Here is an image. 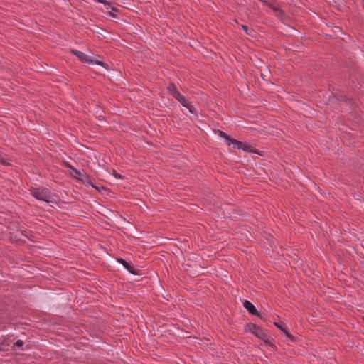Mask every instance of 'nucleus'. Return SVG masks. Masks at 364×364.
I'll use <instances>...</instances> for the list:
<instances>
[{"mask_svg": "<svg viewBox=\"0 0 364 364\" xmlns=\"http://www.w3.org/2000/svg\"><path fill=\"white\" fill-rule=\"evenodd\" d=\"M220 136L221 138H223L224 139V141L228 146L232 145L235 149H242L246 152H250V153L254 152L252 148L250 146L247 145V144H245L240 141H237L236 139H232L225 132L220 131Z\"/></svg>", "mask_w": 364, "mask_h": 364, "instance_id": "f257e3e1", "label": "nucleus"}, {"mask_svg": "<svg viewBox=\"0 0 364 364\" xmlns=\"http://www.w3.org/2000/svg\"><path fill=\"white\" fill-rule=\"evenodd\" d=\"M73 53L76 55L81 61L86 62L90 65H97L103 67L105 69H107L109 65L103 61L94 60L93 58L90 55H88L83 52L80 50H73Z\"/></svg>", "mask_w": 364, "mask_h": 364, "instance_id": "f03ea898", "label": "nucleus"}, {"mask_svg": "<svg viewBox=\"0 0 364 364\" xmlns=\"http://www.w3.org/2000/svg\"><path fill=\"white\" fill-rule=\"evenodd\" d=\"M31 194L35 198L41 201L48 203L53 201V198L50 196L48 189L47 188H36L32 191Z\"/></svg>", "mask_w": 364, "mask_h": 364, "instance_id": "7ed1b4c3", "label": "nucleus"}, {"mask_svg": "<svg viewBox=\"0 0 364 364\" xmlns=\"http://www.w3.org/2000/svg\"><path fill=\"white\" fill-rule=\"evenodd\" d=\"M246 331L250 332L251 333L255 335L257 337L262 339L266 337V333L264 331V330L255 323L247 324L246 326Z\"/></svg>", "mask_w": 364, "mask_h": 364, "instance_id": "20e7f679", "label": "nucleus"}, {"mask_svg": "<svg viewBox=\"0 0 364 364\" xmlns=\"http://www.w3.org/2000/svg\"><path fill=\"white\" fill-rule=\"evenodd\" d=\"M73 173L75 174V177L77 179H80L82 181L85 183H88L93 188L97 189L96 186H95L92 182V180L89 178L87 175H86L83 171L80 170H77L76 168H73Z\"/></svg>", "mask_w": 364, "mask_h": 364, "instance_id": "39448f33", "label": "nucleus"}, {"mask_svg": "<svg viewBox=\"0 0 364 364\" xmlns=\"http://www.w3.org/2000/svg\"><path fill=\"white\" fill-rule=\"evenodd\" d=\"M243 306L245 309H246L247 310V311L249 312V314L250 315L257 316L260 318H263V315L258 312V311L257 310V309L255 308V306L253 305V304L251 301H250L248 300H245L243 302Z\"/></svg>", "mask_w": 364, "mask_h": 364, "instance_id": "423d86ee", "label": "nucleus"}, {"mask_svg": "<svg viewBox=\"0 0 364 364\" xmlns=\"http://www.w3.org/2000/svg\"><path fill=\"white\" fill-rule=\"evenodd\" d=\"M117 262L119 264H121L125 269H127L129 273L137 275L136 271L124 259L122 258H117Z\"/></svg>", "mask_w": 364, "mask_h": 364, "instance_id": "0eeeda50", "label": "nucleus"}, {"mask_svg": "<svg viewBox=\"0 0 364 364\" xmlns=\"http://www.w3.org/2000/svg\"><path fill=\"white\" fill-rule=\"evenodd\" d=\"M185 108L188 110V112L191 114L195 119H198L199 118L200 112L192 105L191 102H190L188 105H187V107Z\"/></svg>", "mask_w": 364, "mask_h": 364, "instance_id": "6e6552de", "label": "nucleus"}, {"mask_svg": "<svg viewBox=\"0 0 364 364\" xmlns=\"http://www.w3.org/2000/svg\"><path fill=\"white\" fill-rule=\"evenodd\" d=\"M182 107H186L188 105V103L191 102L186 97L180 94L175 98Z\"/></svg>", "mask_w": 364, "mask_h": 364, "instance_id": "1a4fd4ad", "label": "nucleus"}, {"mask_svg": "<svg viewBox=\"0 0 364 364\" xmlns=\"http://www.w3.org/2000/svg\"><path fill=\"white\" fill-rule=\"evenodd\" d=\"M168 90L169 92L171 93V95L174 98H176L178 95H179L181 94L174 83L169 84L168 86Z\"/></svg>", "mask_w": 364, "mask_h": 364, "instance_id": "9d476101", "label": "nucleus"}, {"mask_svg": "<svg viewBox=\"0 0 364 364\" xmlns=\"http://www.w3.org/2000/svg\"><path fill=\"white\" fill-rule=\"evenodd\" d=\"M275 326H277L283 333L288 338H291V335L288 329V328L283 325V324H279L278 323H274Z\"/></svg>", "mask_w": 364, "mask_h": 364, "instance_id": "9b49d317", "label": "nucleus"}, {"mask_svg": "<svg viewBox=\"0 0 364 364\" xmlns=\"http://www.w3.org/2000/svg\"><path fill=\"white\" fill-rule=\"evenodd\" d=\"M96 2H98V3H100V4H102L103 5H105V6H107V9H112V11H116V8L115 7H113L112 6L111 4L109 1H107V0H95Z\"/></svg>", "mask_w": 364, "mask_h": 364, "instance_id": "f8f14e48", "label": "nucleus"}, {"mask_svg": "<svg viewBox=\"0 0 364 364\" xmlns=\"http://www.w3.org/2000/svg\"><path fill=\"white\" fill-rule=\"evenodd\" d=\"M276 16L279 18L280 19H283L285 18L286 14L285 12L279 7L278 8L276 11H274Z\"/></svg>", "mask_w": 364, "mask_h": 364, "instance_id": "ddd939ff", "label": "nucleus"}, {"mask_svg": "<svg viewBox=\"0 0 364 364\" xmlns=\"http://www.w3.org/2000/svg\"><path fill=\"white\" fill-rule=\"evenodd\" d=\"M276 16L279 18L280 19H283L285 18L286 14L285 12L279 7L278 8L276 11H274Z\"/></svg>", "mask_w": 364, "mask_h": 364, "instance_id": "4468645a", "label": "nucleus"}, {"mask_svg": "<svg viewBox=\"0 0 364 364\" xmlns=\"http://www.w3.org/2000/svg\"><path fill=\"white\" fill-rule=\"evenodd\" d=\"M112 175L116 178V179H121L122 178V176L119 173H118L116 171H113Z\"/></svg>", "mask_w": 364, "mask_h": 364, "instance_id": "2eb2a0df", "label": "nucleus"}, {"mask_svg": "<svg viewBox=\"0 0 364 364\" xmlns=\"http://www.w3.org/2000/svg\"><path fill=\"white\" fill-rule=\"evenodd\" d=\"M269 7L274 12L278 8H279V6L275 3H272L269 5Z\"/></svg>", "mask_w": 364, "mask_h": 364, "instance_id": "dca6fc26", "label": "nucleus"}, {"mask_svg": "<svg viewBox=\"0 0 364 364\" xmlns=\"http://www.w3.org/2000/svg\"><path fill=\"white\" fill-rule=\"evenodd\" d=\"M15 346H16L18 347H22L23 346V341L22 340H18L15 343Z\"/></svg>", "mask_w": 364, "mask_h": 364, "instance_id": "f3484780", "label": "nucleus"}, {"mask_svg": "<svg viewBox=\"0 0 364 364\" xmlns=\"http://www.w3.org/2000/svg\"><path fill=\"white\" fill-rule=\"evenodd\" d=\"M0 163L3 164H7V161H6V159H4L2 156L0 155Z\"/></svg>", "mask_w": 364, "mask_h": 364, "instance_id": "a211bd4d", "label": "nucleus"}, {"mask_svg": "<svg viewBox=\"0 0 364 364\" xmlns=\"http://www.w3.org/2000/svg\"><path fill=\"white\" fill-rule=\"evenodd\" d=\"M116 11H117V9H116V11H112V10L111 9V11H109V14H110V16H112L113 18H117V15H116V14H114V12H116Z\"/></svg>", "mask_w": 364, "mask_h": 364, "instance_id": "6ab92c4d", "label": "nucleus"}, {"mask_svg": "<svg viewBox=\"0 0 364 364\" xmlns=\"http://www.w3.org/2000/svg\"><path fill=\"white\" fill-rule=\"evenodd\" d=\"M242 28L243 29L244 31L248 33V27L246 25H242Z\"/></svg>", "mask_w": 364, "mask_h": 364, "instance_id": "aec40b11", "label": "nucleus"}]
</instances>
